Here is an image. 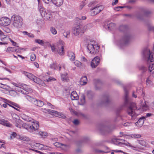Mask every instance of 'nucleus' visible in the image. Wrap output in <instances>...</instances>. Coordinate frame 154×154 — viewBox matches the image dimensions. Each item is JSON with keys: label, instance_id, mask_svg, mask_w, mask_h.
<instances>
[{"label": "nucleus", "instance_id": "obj_38", "mask_svg": "<svg viewBox=\"0 0 154 154\" xmlns=\"http://www.w3.org/2000/svg\"><path fill=\"white\" fill-rule=\"evenodd\" d=\"M58 45H59V43H57V46H56V47H54V45H52L51 44H50L49 45V46L51 47V50L52 52H55L56 51L55 50H56V51H57V48H58Z\"/></svg>", "mask_w": 154, "mask_h": 154}, {"label": "nucleus", "instance_id": "obj_63", "mask_svg": "<svg viewBox=\"0 0 154 154\" xmlns=\"http://www.w3.org/2000/svg\"><path fill=\"white\" fill-rule=\"evenodd\" d=\"M12 84L13 85H15L16 87V88L17 87L19 86H20V85H21L22 84L20 83H14V82H12Z\"/></svg>", "mask_w": 154, "mask_h": 154}, {"label": "nucleus", "instance_id": "obj_24", "mask_svg": "<svg viewBox=\"0 0 154 154\" xmlns=\"http://www.w3.org/2000/svg\"><path fill=\"white\" fill-rule=\"evenodd\" d=\"M135 16L140 20H143V15L140 12H136L135 14Z\"/></svg>", "mask_w": 154, "mask_h": 154}, {"label": "nucleus", "instance_id": "obj_19", "mask_svg": "<svg viewBox=\"0 0 154 154\" xmlns=\"http://www.w3.org/2000/svg\"><path fill=\"white\" fill-rule=\"evenodd\" d=\"M52 3L57 7L61 6L63 4V0H51Z\"/></svg>", "mask_w": 154, "mask_h": 154}, {"label": "nucleus", "instance_id": "obj_30", "mask_svg": "<svg viewBox=\"0 0 154 154\" xmlns=\"http://www.w3.org/2000/svg\"><path fill=\"white\" fill-rule=\"evenodd\" d=\"M137 141L139 144L142 146L144 147L148 146V144L145 141L142 140H139Z\"/></svg>", "mask_w": 154, "mask_h": 154}, {"label": "nucleus", "instance_id": "obj_40", "mask_svg": "<svg viewBox=\"0 0 154 154\" xmlns=\"http://www.w3.org/2000/svg\"><path fill=\"white\" fill-rule=\"evenodd\" d=\"M15 48L14 47H8L6 50V51L10 53L11 52H15Z\"/></svg>", "mask_w": 154, "mask_h": 154}, {"label": "nucleus", "instance_id": "obj_15", "mask_svg": "<svg viewBox=\"0 0 154 154\" xmlns=\"http://www.w3.org/2000/svg\"><path fill=\"white\" fill-rule=\"evenodd\" d=\"M143 94H144L142 89H137L136 91H133V92L132 96L133 97L136 98L137 97H139L140 95H143Z\"/></svg>", "mask_w": 154, "mask_h": 154}, {"label": "nucleus", "instance_id": "obj_62", "mask_svg": "<svg viewBox=\"0 0 154 154\" xmlns=\"http://www.w3.org/2000/svg\"><path fill=\"white\" fill-rule=\"evenodd\" d=\"M148 29L149 31H152L154 32V26H149L148 27Z\"/></svg>", "mask_w": 154, "mask_h": 154}, {"label": "nucleus", "instance_id": "obj_8", "mask_svg": "<svg viewBox=\"0 0 154 154\" xmlns=\"http://www.w3.org/2000/svg\"><path fill=\"white\" fill-rule=\"evenodd\" d=\"M82 24L79 23V25L73 27L72 32L75 35H82L84 33V31L82 30Z\"/></svg>", "mask_w": 154, "mask_h": 154}, {"label": "nucleus", "instance_id": "obj_4", "mask_svg": "<svg viewBox=\"0 0 154 154\" xmlns=\"http://www.w3.org/2000/svg\"><path fill=\"white\" fill-rule=\"evenodd\" d=\"M119 140H122L121 139L114 138L112 140V142L116 145L120 144L122 143L119 142ZM122 143L127 146H129L131 147L132 149L138 152H140V150H143V148L142 147L134 146L128 142L124 143Z\"/></svg>", "mask_w": 154, "mask_h": 154}, {"label": "nucleus", "instance_id": "obj_45", "mask_svg": "<svg viewBox=\"0 0 154 154\" xmlns=\"http://www.w3.org/2000/svg\"><path fill=\"white\" fill-rule=\"evenodd\" d=\"M142 108L143 111H145L148 109L149 107L146 103H145L142 105Z\"/></svg>", "mask_w": 154, "mask_h": 154}, {"label": "nucleus", "instance_id": "obj_35", "mask_svg": "<svg viewBox=\"0 0 154 154\" xmlns=\"http://www.w3.org/2000/svg\"><path fill=\"white\" fill-rule=\"evenodd\" d=\"M22 73L24 75L27 77H36L32 74L26 71H23Z\"/></svg>", "mask_w": 154, "mask_h": 154}, {"label": "nucleus", "instance_id": "obj_32", "mask_svg": "<svg viewBox=\"0 0 154 154\" xmlns=\"http://www.w3.org/2000/svg\"><path fill=\"white\" fill-rule=\"evenodd\" d=\"M21 120L20 119H16L14 123L15 126L18 128H21L22 127V124H21Z\"/></svg>", "mask_w": 154, "mask_h": 154}, {"label": "nucleus", "instance_id": "obj_34", "mask_svg": "<svg viewBox=\"0 0 154 154\" xmlns=\"http://www.w3.org/2000/svg\"><path fill=\"white\" fill-rule=\"evenodd\" d=\"M139 69L142 72L143 74L147 70L146 67L143 65H141L139 66Z\"/></svg>", "mask_w": 154, "mask_h": 154}, {"label": "nucleus", "instance_id": "obj_47", "mask_svg": "<svg viewBox=\"0 0 154 154\" xmlns=\"http://www.w3.org/2000/svg\"><path fill=\"white\" fill-rule=\"evenodd\" d=\"M50 31L54 35H56L57 33L56 30L55 28L53 27H51V28Z\"/></svg>", "mask_w": 154, "mask_h": 154}, {"label": "nucleus", "instance_id": "obj_37", "mask_svg": "<svg viewBox=\"0 0 154 154\" xmlns=\"http://www.w3.org/2000/svg\"><path fill=\"white\" fill-rule=\"evenodd\" d=\"M35 42L38 44L42 46H43L44 45V41L38 39H36L35 40Z\"/></svg>", "mask_w": 154, "mask_h": 154}, {"label": "nucleus", "instance_id": "obj_23", "mask_svg": "<svg viewBox=\"0 0 154 154\" xmlns=\"http://www.w3.org/2000/svg\"><path fill=\"white\" fill-rule=\"evenodd\" d=\"M68 56L70 60L72 61H74L75 58V54L73 52L70 51H69L67 53Z\"/></svg>", "mask_w": 154, "mask_h": 154}, {"label": "nucleus", "instance_id": "obj_51", "mask_svg": "<svg viewBox=\"0 0 154 154\" xmlns=\"http://www.w3.org/2000/svg\"><path fill=\"white\" fill-rule=\"evenodd\" d=\"M50 68L52 69H56L57 65L55 63H54L50 65Z\"/></svg>", "mask_w": 154, "mask_h": 154}, {"label": "nucleus", "instance_id": "obj_53", "mask_svg": "<svg viewBox=\"0 0 154 154\" xmlns=\"http://www.w3.org/2000/svg\"><path fill=\"white\" fill-rule=\"evenodd\" d=\"M9 40L12 43V45L15 46L17 47H19V46L17 45V43L13 40H12L11 38H9Z\"/></svg>", "mask_w": 154, "mask_h": 154}, {"label": "nucleus", "instance_id": "obj_54", "mask_svg": "<svg viewBox=\"0 0 154 154\" xmlns=\"http://www.w3.org/2000/svg\"><path fill=\"white\" fill-rule=\"evenodd\" d=\"M30 58L32 61H34L36 59L35 55L33 54H32L30 56Z\"/></svg>", "mask_w": 154, "mask_h": 154}, {"label": "nucleus", "instance_id": "obj_11", "mask_svg": "<svg viewBox=\"0 0 154 154\" xmlns=\"http://www.w3.org/2000/svg\"><path fill=\"white\" fill-rule=\"evenodd\" d=\"M61 41H59L57 51L58 53L60 56L63 55L65 54L64 48L63 45L61 43Z\"/></svg>", "mask_w": 154, "mask_h": 154}, {"label": "nucleus", "instance_id": "obj_52", "mask_svg": "<svg viewBox=\"0 0 154 154\" xmlns=\"http://www.w3.org/2000/svg\"><path fill=\"white\" fill-rule=\"evenodd\" d=\"M54 145L57 147H61L62 145V144H61L60 143L56 142L54 143Z\"/></svg>", "mask_w": 154, "mask_h": 154}, {"label": "nucleus", "instance_id": "obj_18", "mask_svg": "<svg viewBox=\"0 0 154 154\" xmlns=\"http://www.w3.org/2000/svg\"><path fill=\"white\" fill-rule=\"evenodd\" d=\"M0 124L8 127H11V124L7 120L1 118L0 117Z\"/></svg>", "mask_w": 154, "mask_h": 154}, {"label": "nucleus", "instance_id": "obj_33", "mask_svg": "<svg viewBox=\"0 0 154 154\" xmlns=\"http://www.w3.org/2000/svg\"><path fill=\"white\" fill-rule=\"evenodd\" d=\"M106 26L107 27H106V28H107L109 30H111L115 27V24L113 23H111L108 24Z\"/></svg>", "mask_w": 154, "mask_h": 154}, {"label": "nucleus", "instance_id": "obj_31", "mask_svg": "<svg viewBox=\"0 0 154 154\" xmlns=\"http://www.w3.org/2000/svg\"><path fill=\"white\" fill-rule=\"evenodd\" d=\"M38 9H39L40 12L42 16L43 14H44V13L46 11H45L44 8L40 4H38Z\"/></svg>", "mask_w": 154, "mask_h": 154}, {"label": "nucleus", "instance_id": "obj_41", "mask_svg": "<svg viewBox=\"0 0 154 154\" xmlns=\"http://www.w3.org/2000/svg\"><path fill=\"white\" fill-rule=\"evenodd\" d=\"M23 117V119L26 121L31 122L32 121V119L28 116H24Z\"/></svg>", "mask_w": 154, "mask_h": 154}, {"label": "nucleus", "instance_id": "obj_64", "mask_svg": "<svg viewBox=\"0 0 154 154\" xmlns=\"http://www.w3.org/2000/svg\"><path fill=\"white\" fill-rule=\"evenodd\" d=\"M43 148L45 149L49 150V149H50V147H49V146H46V145H44Z\"/></svg>", "mask_w": 154, "mask_h": 154}, {"label": "nucleus", "instance_id": "obj_42", "mask_svg": "<svg viewBox=\"0 0 154 154\" xmlns=\"http://www.w3.org/2000/svg\"><path fill=\"white\" fill-rule=\"evenodd\" d=\"M61 148L65 151L67 150L69 148V146L68 145H65L62 144Z\"/></svg>", "mask_w": 154, "mask_h": 154}, {"label": "nucleus", "instance_id": "obj_60", "mask_svg": "<svg viewBox=\"0 0 154 154\" xmlns=\"http://www.w3.org/2000/svg\"><path fill=\"white\" fill-rule=\"evenodd\" d=\"M44 2L46 4L50 5L51 3L50 0H43Z\"/></svg>", "mask_w": 154, "mask_h": 154}, {"label": "nucleus", "instance_id": "obj_29", "mask_svg": "<svg viewBox=\"0 0 154 154\" xmlns=\"http://www.w3.org/2000/svg\"><path fill=\"white\" fill-rule=\"evenodd\" d=\"M25 97L26 99H27L29 101L34 104L35 102L36 101V100L29 95H27L25 96Z\"/></svg>", "mask_w": 154, "mask_h": 154}, {"label": "nucleus", "instance_id": "obj_3", "mask_svg": "<svg viewBox=\"0 0 154 154\" xmlns=\"http://www.w3.org/2000/svg\"><path fill=\"white\" fill-rule=\"evenodd\" d=\"M12 22V25L16 28H20L23 23V20L22 18L19 15L14 14L11 18Z\"/></svg>", "mask_w": 154, "mask_h": 154}, {"label": "nucleus", "instance_id": "obj_2", "mask_svg": "<svg viewBox=\"0 0 154 154\" xmlns=\"http://www.w3.org/2000/svg\"><path fill=\"white\" fill-rule=\"evenodd\" d=\"M142 54L147 61L149 71L151 72L154 70V57H153V54L150 52L148 48H146L143 50Z\"/></svg>", "mask_w": 154, "mask_h": 154}, {"label": "nucleus", "instance_id": "obj_39", "mask_svg": "<svg viewBox=\"0 0 154 154\" xmlns=\"http://www.w3.org/2000/svg\"><path fill=\"white\" fill-rule=\"evenodd\" d=\"M23 33L25 35H27L29 37L33 38L34 37V35L31 33L27 32L26 31H23Z\"/></svg>", "mask_w": 154, "mask_h": 154}, {"label": "nucleus", "instance_id": "obj_59", "mask_svg": "<svg viewBox=\"0 0 154 154\" xmlns=\"http://www.w3.org/2000/svg\"><path fill=\"white\" fill-rule=\"evenodd\" d=\"M48 111L50 114H51V113L54 114L55 115L56 114V112H57V111H56L54 110H51V109H48Z\"/></svg>", "mask_w": 154, "mask_h": 154}, {"label": "nucleus", "instance_id": "obj_9", "mask_svg": "<svg viewBox=\"0 0 154 154\" xmlns=\"http://www.w3.org/2000/svg\"><path fill=\"white\" fill-rule=\"evenodd\" d=\"M11 23L10 19L7 17H2L0 19V25L2 26H6Z\"/></svg>", "mask_w": 154, "mask_h": 154}, {"label": "nucleus", "instance_id": "obj_5", "mask_svg": "<svg viewBox=\"0 0 154 154\" xmlns=\"http://www.w3.org/2000/svg\"><path fill=\"white\" fill-rule=\"evenodd\" d=\"M132 38V36L131 33L127 32L124 34L120 40V44L122 45H128L130 42Z\"/></svg>", "mask_w": 154, "mask_h": 154}, {"label": "nucleus", "instance_id": "obj_26", "mask_svg": "<svg viewBox=\"0 0 154 154\" xmlns=\"http://www.w3.org/2000/svg\"><path fill=\"white\" fill-rule=\"evenodd\" d=\"M128 29V26L127 25H122L120 26L119 28V30L122 32H124L127 31Z\"/></svg>", "mask_w": 154, "mask_h": 154}, {"label": "nucleus", "instance_id": "obj_49", "mask_svg": "<svg viewBox=\"0 0 154 154\" xmlns=\"http://www.w3.org/2000/svg\"><path fill=\"white\" fill-rule=\"evenodd\" d=\"M0 35L1 36V38L2 41V39L5 38L6 37V35H4V33L0 30Z\"/></svg>", "mask_w": 154, "mask_h": 154}, {"label": "nucleus", "instance_id": "obj_50", "mask_svg": "<svg viewBox=\"0 0 154 154\" xmlns=\"http://www.w3.org/2000/svg\"><path fill=\"white\" fill-rule=\"evenodd\" d=\"M152 82L150 79V78H148L146 80V84L149 86L152 84Z\"/></svg>", "mask_w": 154, "mask_h": 154}, {"label": "nucleus", "instance_id": "obj_27", "mask_svg": "<svg viewBox=\"0 0 154 154\" xmlns=\"http://www.w3.org/2000/svg\"><path fill=\"white\" fill-rule=\"evenodd\" d=\"M87 81V78H81L79 81L80 84L82 85H85L86 84Z\"/></svg>", "mask_w": 154, "mask_h": 154}, {"label": "nucleus", "instance_id": "obj_36", "mask_svg": "<svg viewBox=\"0 0 154 154\" xmlns=\"http://www.w3.org/2000/svg\"><path fill=\"white\" fill-rule=\"evenodd\" d=\"M55 116L63 119H65L66 118L65 116L63 114L58 112H56Z\"/></svg>", "mask_w": 154, "mask_h": 154}, {"label": "nucleus", "instance_id": "obj_14", "mask_svg": "<svg viewBox=\"0 0 154 154\" xmlns=\"http://www.w3.org/2000/svg\"><path fill=\"white\" fill-rule=\"evenodd\" d=\"M100 130L102 134H105L110 133L112 130L110 128L103 126L100 129Z\"/></svg>", "mask_w": 154, "mask_h": 154}, {"label": "nucleus", "instance_id": "obj_16", "mask_svg": "<svg viewBox=\"0 0 154 154\" xmlns=\"http://www.w3.org/2000/svg\"><path fill=\"white\" fill-rule=\"evenodd\" d=\"M102 9V7L101 6H97L91 9V10L93 11L94 15H97L101 12Z\"/></svg>", "mask_w": 154, "mask_h": 154}, {"label": "nucleus", "instance_id": "obj_17", "mask_svg": "<svg viewBox=\"0 0 154 154\" xmlns=\"http://www.w3.org/2000/svg\"><path fill=\"white\" fill-rule=\"evenodd\" d=\"M145 120V117L143 116L139 119L138 121L135 123V124L138 127H141L143 125Z\"/></svg>", "mask_w": 154, "mask_h": 154}, {"label": "nucleus", "instance_id": "obj_61", "mask_svg": "<svg viewBox=\"0 0 154 154\" xmlns=\"http://www.w3.org/2000/svg\"><path fill=\"white\" fill-rule=\"evenodd\" d=\"M125 15L126 16H128L129 17H130L131 18H133L135 17V14H125Z\"/></svg>", "mask_w": 154, "mask_h": 154}, {"label": "nucleus", "instance_id": "obj_55", "mask_svg": "<svg viewBox=\"0 0 154 154\" xmlns=\"http://www.w3.org/2000/svg\"><path fill=\"white\" fill-rule=\"evenodd\" d=\"M72 122L75 125H78L79 123V121L77 119L74 120Z\"/></svg>", "mask_w": 154, "mask_h": 154}, {"label": "nucleus", "instance_id": "obj_43", "mask_svg": "<svg viewBox=\"0 0 154 154\" xmlns=\"http://www.w3.org/2000/svg\"><path fill=\"white\" fill-rule=\"evenodd\" d=\"M20 140L25 141H28L30 140L29 137L25 136L20 137Z\"/></svg>", "mask_w": 154, "mask_h": 154}, {"label": "nucleus", "instance_id": "obj_25", "mask_svg": "<svg viewBox=\"0 0 154 154\" xmlns=\"http://www.w3.org/2000/svg\"><path fill=\"white\" fill-rule=\"evenodd\" d=\"M103 100L102 104H106L109 103L110 102L109 96L107 95L104 96L103 98Z\"/></svg>", "mask_w": 154, "mask_h": 154}, {"label": "nucleus", "instance_id": "obj_57", "mask_svg": "<svg viewBox=\"0 0 154 154\" xmlns=\"http://www.w3.org/2000/svg\"><path fill=\"white\" fill-rule=\"evenodd\" d=\"M82 30H83L84 31V33L85 32V30L87 29H88V28L87 27V26L86 25H85L84 26H82Z\"/></svg>", "mask_w": 154, "mask_h": 154}, {"label": "nucleus", "instance_id": "obj_10", "mask_svg": "<svg viewBox=\"0 0 154 154\" xmlns=\"http://www.w3.org/2000/svg\"><path fill=\"white\" fill-rule=\"evenodd\" d=\"M100 61V58L98 56L94 57L91 63V65L92 68H95L99 64Z\"/></svg>", "mask_w": 154, "mask_h": 154}, {"label": "nucleus", "instance_id": "obj_22", "mask_svg": "<svg viewBox=\"0 0 154 154\" xmlns=\"http://www.w3.org/2000/svg\"><path fill=\"white\" fill-rule=\"evenodd\" d=\"M30 78L31 80L33 81L34 82L39 84L40 85L42 84L43 82L39 78Z\"/></svg>", "mask_w": 154, "mask_h": 154}, {"label": "nucleus", "instance_id": "obj_48", "mask_svg": "<svg viewBox=\"0 0 154 154\" xmlns=\"http://www.w3.org/2000/svg\"><path fill=\"white\" fill-rule=\"evenodd\" d=\"M22 127H23V128L26 129H27L28 130L29 129H30V125H29L28 124H26V123H24V124H23V125L22 124Z\"/></svg>", "mask_w": 154, "mask_h": 154}, {"label": "nucleus", "instance_id": "obj_12", "mask_svg": "<svg viewBox=\"0 0 154 154\" xmlns=\"http://www.w3.org/2000/svg\"><path fill=\"white\" fill-rule=\"evenodd\" d=\"M32 124L30 125V130H31L32 132L34 131L37 130L39 127V122L36 121H32Z\"/></svg>", "mask_w": 154, "mask_h": 154}, {"label": "nucleus", "instance_id": "obj_7", "mask_svg": "<svg viewBox=\"0 0 154 154\" xmlns=\"http://www.w3.org/2000/svg\"><path fill=\"white\" fill-rule=\"evenodd\" d=\"M99 47L96 45L88 44L87 46V48L91 54H95L99 52Z\"/></svg>", "mask_w": 154, "mask_h": 154}, {"label": "nucleus", "instance_id": "obj_46", "mask_svg": "<svg viewBox=\"0 0 154 154\" xmlns=\"http://www.w3.org/2000/svg\"><path fill=\"white\" fill-rule=\"evenodd\" d=\"M38 134L42 136V137L44 138L45 136L47 135V133L42 131H39L38 132Z\"/></svg>", "mask_w": 154, "mask_h": 154}, {"label": "nucleus", "instance_id": "obj_58", "mask_svg": "<svg viewBox=\"0 0 154 154\" xmlns=\"http://www.w3.org/2000/svg\"><path fill=\"white\" fill-rule=\"evenodd\" d=\"M56 79L54 78H49L48 79H47V82H48L50 81H54L56 80Z\"/></svg>", "mask_w": 154, "mask_h": 154}, {"label": "nucleus", "instance_id": "obj_44", "mask_svg": "<svg viewBox=\"0 0 154 154\" xmlns=\"http://www.w3.org/2000/svg\"><path fill=\"white\" fill-rule=\"evenodd\" d=\"M131 137L133 138H140L141 136L140 134H131Z\"/></svg>", "mask_w": 154, "mask_h": 154}, {"label": "nucleus", "instance_id": "obj_28", "mask_svg": "<svg viewBox=\"0 0 154 154\" xmlns=\"http://www.w3.org/2000/svg\"><path fill=\"white\" fill-rule=\"evenodd\" d=\"M35 105L39 106H42L44 105V102L40 100H37L35 102L34 104Z\"/></svg>", "mask_w": 154, "mask_h": 154}, {"label": "nucleus", "instance_id": "obj_56", "mask_svg": "<svg viewBox=\"0 0 154 154\" xmlns=\"http://www.w3.org/2000/svg\"><path fill=\"white\" fill-rule=\"evenodd\" d=\"M81 101L82 102L81 104L83 105L85 103V97L84 95L82 96V99L81 100Z\"/></svg>", "mask_w": 154, "mask_h": 154}, {"label": "nucleus", "instance_id": "obj_1", "mask_svg": "<svg viewBox=\"0 0 154 154\" xmlns=\"http://www.w3.org/2000/svg\"><path fill=\"white\" fill-rule=\"evenodd\" d=\"M125 91V105L129 104L127 109V112L130 116H131L132 118L134 119L138 115L137 111L139 109L137 108L135 103L130 102L129 101V98L128 97V91L126 88L124 87Z\"/></svg>", "mask_w": 154, "mask_h": 154}, {"label": "nucleus", "instance_id": "obj_20", "mask_svg": "<svg viewBox=\"0 0 154 154\" xmlns=\"http://www.w3.org/2000/svg\"><path fill=\"white\" fill-rule=\"evenodd\" d=\"M44 14H43L42 17H44L45 20H50V18L52 17L51 14L50 12L47 11L44 13Z\"/></svg>", "mask_w": 154, "mask_h": 154}, {"label": "nucleus", "instance_id": "obj_13", "mask_svg": "<svg viewBox=\"0 0 154 154\" xmlns=\"http://www.w3.org/2000/svg\"><path fill=\"white\" fill-rule=\"evenodd\" d=\"M70 111L78 117H80L84 119H87L88 118L87 116L80 111L77 112L73 109H70Z\"/></svg>", "mask_w": 154, "mask_h": 154}, {"label": "nucleus", "instance_id": "obj_6", "mask_svg": "<svg viewBox=\"0 0 154 154\" xmlns=\"http://www.w3.org/2000/svg\"><path fill=\"white\" fill-rule=\"evenodd\" d=\"M15 90L23 94H28L29 92H32V89L26 85L21 84L15 88Z\"/></svg>", "mask_w": 154, "mask_h": 154}, {"label": "nucleus", "instance_id": "obj_21", "mask_svg": "<svg viewBox=\"0 0 154 154\" xmlns=\"http://www.w3.org/2000/svg\"><path fill=\"white\" fill-rule=\"evenodd\" d=\"M70 97L72 100H78L79 98L78 95L75 91H73L71 92Z\"/></svg>", "mask_w": 154, "mask_h": 154}]
</instances>
